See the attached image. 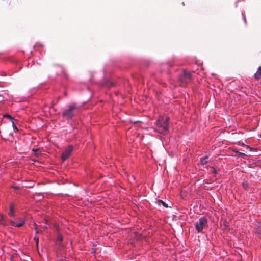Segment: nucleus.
Listing matches in <instances>:
<instances>
[{
    "instance_id": "nucleus-1",
    "label": "nucleus",
    "mask_w": 261,
    "mask_h": 261,
    "mask_svg": "<svg viewBox=\"0 0 261 261\" xmlns=\"http://www.w3.org/2000/svg\"><path fill=\"white\" fill-rule=\"evenodd\" d=\"M80 111V107L75 103L68 105L67 108L62 112V116L66 119H71L75 116Z\"/></svg>"
},
{
    "instance_id": "nucleus-2",
    "label": "nucleus",
    "mask_w": 261,
    "mask_h": 261,
    "mask_svg": "<svg viewBox=\"0 0 261 261\" xmlns=\"http://www.w3.org/2000/svg\"><path fill=\"white\" fill-rule=\"evenodd\" d=\"M169 118L168 117L161 116L156 121V125L159 128V132L160 133H166L168 130V121Z\"/></svg>"
},
{
    "instance_id": "nucleus-3",
    "label": "nucleus",
    "mask_w": 261,
    "mask_h": 261,
    "mask_svg": "<svg viewBox=\"0 0 261 261\" xmlns=\"http://www.w3.org/2000/svg\"><path fill=\"white\" fill-rule=\"evenodd\" d=\"M178 80L182 86H186L192 80L191 73L186 70H184L182 73L179 76Z\"/></svg>"
},
{
    "instance_id": "nucleus-4",
    "label": "nucleus",
    "mask_w": 261,
    "mask_h": 261,
    "mask_svg": "<svg viewBox=\"0 0 261 261\" xmlns=\"http://www.w3.org/2000/svg\"><path fill=\"white\" fill-rule=\"evenodd\" d=\"M207 223V219L204 217H201L198 221L195 223V229L197 231L198 233L202 232Z\"/></svg>"
},
{
    "instance_id": "nucleus-5",
    "label": "nucleus",
    "mask_w": 261,
    "mask_h": 261,
    "mask_svg": "<svg viewBox=\"0 0 261 261\" xmlns=\"http://www.w3.org/2000/svg\"><path fill=\"white\" fill-rule=\"evenodd\" d=\"M73 149L72 145H68L62 152L61 155V159L63 162L65 161L71 154Z\"/></svg>"
},
{
    "instance_id": "nucleus-6",
    "label": "nucleus",
    "mask_w": 261,
    "mask_h": 261,
    "mask_svg": "<svg viewBox=\"0 0 261 261\" xmlns=\"http://www.w3.org/2000/svg\"><path fill=\"white\" fill-rule=\"evenodd\" d=\"M8 215L10 216H13L14 215V204L13 203L10 205Z\"/></svg>"
},
{
    "instance_id": "nucleus-7",
    "label": "nucleus",
    "mask_w": 261,
    "mask_h": 261,
    "mask_svg": "<svg viewBox=\"0 0 261 261\" xmlns=\"http://www.w3.org/2000/svg\"><path fill=\"white\" fill-rule=\"evenodd\" d=\"M261 76V66H260L257 71H256V72L254 74V77L256 79V80H258L260 79V77Z\"/></svg>"
},
{
    "instance_id": "nucleus-8",
    "label": "nucleus",
    "mask_w": 261,
    "mask_h": 261,
    "mask_svg": "<svg viewBox=\"0 0 261 261\" xmlns=\"http://www.w3.org/2000/svg\"><path fill=\"white\" fill-rule=\"evenodd\" d=\"M207 159H208L207 156H205L204 157L201 158L200 159V164L202 165H204L206 164L207 163Z\"/></svg>"
},
{
    "instance_id": "nucleus-9",
    "label": "nucleus",
    "mask_w": 261,
    "mask_h": 261,
    "mask_svg": "<svg viewBox=\"0 0 261 261\" xmlns=\"http://www.w3.org/2000/svg\"><path fill=\"white\" fill-rule=\"evenodd\" d=\"M256 233L258 234L259 236V238H261V224L259 223L258 225H257L256 228Z\"/></svg>"
},
{
    "instance_id": "nucleus-10",
    "label": "nucleus",
    "mask_w": 261,
    "mask_h": 261,
    "mask_svg": "<svg viewBox=\"0 0 261 261\" xmlns=\"http://www.w3.org/2000/svg\"><path fill=\"white\" fill-rule=\"evenodd\" d=\"M25 224V220L23 219H21L20 222L16 225V227H20Z\"/></svg>"
},
{
    "instance_id": "nucleus-11",
    "label": "nucleus",
    "mask_w": 261,
    "mask_h": 261,
    "mask_svg": "<svg viewBox=\"0 0 261 261\" xmlns=\"http://www.w3.org/2000/svg\"><path fill=\"white\" fill-rule=\"evenodd\" d=\"M157 202L159 205L162 204L164 207L167 208L168 207L167 204H166L165 202L162 201V200H159L157 201Z\"/></svg>"
},
{
    "instance_id": "nucleus-12",
    "label": "nucleus",
    "mask_w": 261,
    "mask_h": 261,
    "mask_svg": "<svg viewBox=\"0 0 261 261\" xmlns=\"http://www.w3.org/2000/svg\"><path fill=\"white\" fill-rule=\"evenodd\" d=\"M242 186L245 189H247L249 187V184L246 181H244L242 182Z\"/></svg>"
},
{
    "instance_id": "nucleus-13",
    "label": "nucleus",
    "mask_w": 261,
    "mask_h": 261,
    "mask_svg": "<svg viewBox=\"0 0 261 261\" xmlns=\"http://www.w3.org/2000/svg\"><path fill=\"white\" fill-rule=\"evenodd\" d=\"M1 219L0 220V224H2L3 225H7L6 223H5L4 221V216L3 215H1Z\"/></svg>"
},
{
    "instance_id": "nucleus-14",
    "label": "nucleus",
    "mask_w": 261,
    "mask_h": 261,
    "mask_svg": "<svg viewBox=\"0 0 261 261\" xmlns=\"http://www.w3.org/2000/svg\"><path fill=\"white\" fill-rule=\"evenodd\" d=\"M4 117L9 119L10 120H11L12 121V122L14 121V119L13 118V117L9 114H6V115H4Z\"/></svg>"
},
{
    "instance_id": "nucleus-15",
    "label": "nucleus",
    "mask_w": 261,
    "mask_h": 261,
    "mask_svg": "<svg viewBox=\"0 0 261 261\" xmlns=\"http://www.w3.org/2000/svg\"><path fill=\"white\" fill-rule=\"evenodd\" d=\"M106 85L109 87H111L112 86H113L114 85V84L111 82V81H108L106 82Z\"/></svg>"
},
{
    "instance_id": "nucleus-16",
    "label": "nucleus",
    "mask_w": 261,
    "mask_h": 261,
    "mask_svg": "<svg viewBox=\"0 0 261 261\" xmlns=\"http://www.w3.org/2000/svg\"><path fill=\"white\" fill-rule=\"evenodd\" d=\"M34 239L36 242V246L37 247L39 243V238L38 237L35 236Z\"/></svg>"
},
{
    "instance_id": "nucleus-17",
    "label": "nucleus",
    "mask_w": 261,
    "mask_h": 261,
    "mask_svg": "<svg viewBox=\"0 0 261 261\" xmlns=\"http://www.w3.org/2000/svg\"><path fill=\"white\" fill-rule=\"evenodd\" d=\"M238 156H239V157L244 158V156H246V154H245L244 153L240 152H238Z\"/></svg>"
},
{
    "instance_id": "nucleus-18",
    "label": "nucleus",
    "mask_w": 261,
    "mask_h": 261,
    "mask_svg": "<svg viewBox=\"0 0 261 261\" xmlns=\"http://www.w3.org/2000/svg\"><path fill=\"white\" fill-rule=\"evenodd\" d=\"M12 125H13V128L15 130V132L18 131V129L17 128L16 125H15L14 122L12 121Z\"/></svg>"
},
{
    "instance_id": "nucleus-19",
    "label": "nucleus",
    "mask_w": 261,
    "mask_h": 261,
    "mask_svg": "<svg viewBox=\"0 0 261 261\" xmlns=\"http://www.w3.org/2000/svg\"><path fill=\"white\" fill-rule=\"evenodd\" d=\"M211 172L214 174H216L217 173L216 170L214 167H211Z\"/></svg>"
},
{
    "instance_id": "nucleus-20",
    "label": "nucleus",
    "mask_w": 261,
    "mask_h": 261,
    "mask_svg": "<svg viewBox=\"0 0 261 261\" xmlns=\"http://www.w3.org/2000/svg\"><path fill=\"white\" fill-rule=\"evenodd\" d=\"M10 225H11V226H15V227H16V225L17 224H16V223H15V222L14 221H12V220H11V221H10Z\"/></svg>"
},
{
    "instance_id": "nucleus-21",
    "label": "nucleus",
    "mask_w": 261,
    "mask_h": 261,
    "mask_svg": "<svg viewBox=\"0 0 261 261\" xmlns=\"http://www.w3.org/2000/svg\"><path fill=\"white\" fill-rule=\"evenodd\" d=\"M58 240L60 242L62 241L63 240V237L60 234H58Z\"/></svg>"
},
{
    "instance_id": "nucleus-22",
    "label": "nucleus",
    "mask_w": 261,
    "mask_h": 261,
    "mask_svg": "<svg viewBox=\"0 0 261 261\" xmlns=\"http://www.w3.org/2000/svg\"><path fill=\"white\" fill-rule=\"evenodd\" d=\"M54 227H55V228L56 230H57V231L58 232H59V227H58V226H57L56 225H55L54 226Z\"/></svg>"
},
{
    "instance_id": "nucleus-23",
    "label": "nucleus",
    "mask_w": 261,
    "mask_h": 261,
    "mask_svg": "<svg viewBox=\"0 0 261 261\" xmlns=\"http://www.w3.org/2000/svg\"><path fill=\"white\" fill-rule=\"evenodd\" d=\"M13 188H14L15 190H18V189H19V188L18 187H17V186H13Z\"/></svg>"
},
{
    "instance_id": "nucleus-24",
    "label": "nucleus",
    "mask_w": 261,
    "mask_h": 261,
    "mask_svg": "<svg viewBox=\"0 0 261 261\" xmlns=\"http://www.w3.org/2000/svg\"><path fill=\"white\" fill-rule=\"evenodd\" d=\"M133 123L134 124H136L137 123H138L139 121H132Z\"/></svg>"
},
{
    "instance_id": "nucleus-25",
    "label": "nucleus",
    "mask_w": 261,
    "mask_h": 261,
    "mask_svg": "<svg viewBox=\"0 0 261 261\" xmlns=\"http://www.w3.org/2000/svg\"><path fill=\"white\" fill-rule=\"evenodd\" d=\"M36 233H40V231H39V230L37 228H36Z\"/></svg>"
},
{
    "instance_id": "nucleus-26",
    "label": "nucleus",
    "mask_w": 261,
    "mask_h": 261,
    "mask_svg": "<svg viewBox=\"0 0 261 261\" xmlns=\"http://www.w3.org/2000/svg\"><path fill=\"white\" fill-rule=\"evenodd\" d=\"M33 151H37L38 149L33 148L32 150Z\"/></svg>"
}]
</instances>
